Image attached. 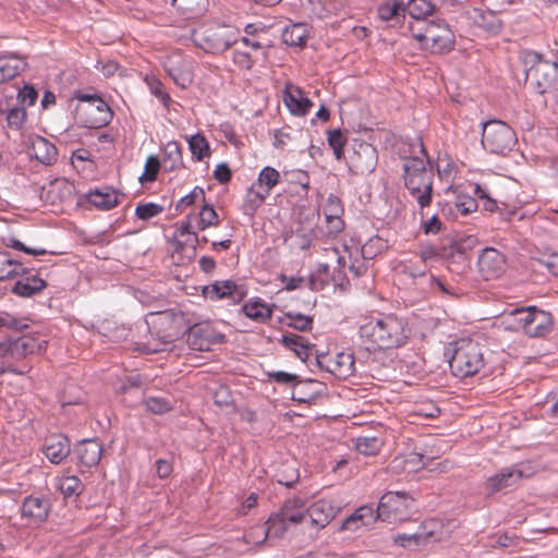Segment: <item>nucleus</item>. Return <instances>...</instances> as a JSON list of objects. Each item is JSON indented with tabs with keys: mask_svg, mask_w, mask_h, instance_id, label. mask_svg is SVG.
I'll list each match as a JSON object with an SVG mask.
<instances>
[{
	"mask_svg": "<svg viewBox=\"0 0 558 558\" xmlns=\"http://www.w3.org/2000/svg\"><path fill=\"white\" fill-rule=\"evenodd\" d=\"M163 68L173 82L181 88H187L193 83L192 61L181 52L173 51L163 60Z\"/></svg>",
	"mask_w": 558,
	"mask_h": 558,
	"instance_id": "obj_11",
	"label": "nucleus"
},
{
	"mask_svg": "<svg viewBox=\"0 0 558 558\" xmlns=\"http://www.w3.org/2000/svg\"><path fill=\"white\" fill-rule=\"evenodd\" d=\"M206 201V194L203 187L195 186L189 194L181 197L175 209L179 211H184L186 208L195 205V204H203Z\"/></svg>",
	"mask_w": 558,
	"mask_h": 558,
	"instance_id": "obj_49",
	"label": "nucleus"
},
{
	"mask_svg": "<svg viewBox=\"0 0 558 558\" xmlns=\"http://www.w3.org/2000/svg\"><path fill=\"white\" fill-rule=\"evenodd\" d=\"M23 271L22 264L13 260L8 252L0 251V281L19 276Z\"/></svg>",
	"mask_w": 558,
	"mask_h": 558,
	"instance_id": "obj_45",
	"label": "nucleus"
},
{
	"mask_svg": "<svg viewBox=\"0 0 558 558\" xmlns=\"http://www.w3.org/2000/svg\"><path fill=\"white\" fill-rule=\"evenodd\" d=\"M407 323L396 314H377L362 318L359 340L368 352L392 350L403 347L409 339Z\"/></svg>",
	"mask_w": 558,
	"mask_h": 558,
	"instance_id": "obj_1",
	"label": "nucleus"
},
{
	"mask_svg": "<svg viewBox=\"0 0 558 558\" xmlns=\"http://www.w3.org/2000/svg\"><path fill=\"white\" fill-rule=\"evenodd\" d=\"M232 61L241 70L250 71L255 64L254 56L242 48H235L232 50Z\"/></svg>",
	"mask_w": 558,
	"mask_h": 558,
	"instance_id": "obj_54",
	"label": "nucleus"
},
{
	"mask_svg": "<svg viewBox=\"0 0 558 558\" xmlns=\"http://www.w3.org/2000/svg\"><path fill=\"white\" fill-rule=\"evenodd\" d=\"M403 272L411 278L423 277L426 274V265L420 259H410L403 264Z\"/></svg>",
	"mask_w": 558,
	"mask_h": 558,
	"instance_id": "obj_59",
	"label": "nucleus"
},
{
	"mask_svg": "<svg viewBox=\"0 0 558 558\" xmlns=\"http://www.w3.org/2000/svg\"><path fill=\"white\" fill-rule=\"evenodd\" d=\"M329 146L333 149V154L337 159H341L343 156V147L347 143V138L340 130H331L328 132L327 137Z\"/></svg>",
	"mask_w": 558,
	"mask_h": 558,
	"instance_id": "obj_56",
	"label": "nucleus"
},
{
	"mask_svg": "<svg viewBox=\"0 0 558 558\" xmlns=\"http://www.w3.org/2000/svg\"><path fill=\"white\" fill-rule=\"evenodd\" d=\"M160 163L165 171L173 172L185 168L182 147L177 141L168 142L162 149Z\"/></svg>",
	"mask_w": 558,
	"mask_h": 558,
	"instance_id": "obj_24",
	"label": "nucleus"
},
{
	"mask_svg": "<svg viewBox=\"0 0 558 558\" xmlns=\"http://www.w3.org/2000/svg\"><path fill=\"white\" fill-rule=\"evenodd\" d=\"M268 196L266 192L257 187V185L253 184L246 193L243 210L245 214L253 215L257 208L264 203L265 198Z\"/></svg>",
	"mask_w": 558,
	"mask_h": 558,
	"instance_id": "obj_44",
	"label": "nucleus"
},
{
	"mask_svg": "<svg viewBox=\"0 0 558 558\" xmlns=\"http://www.w3.org/2000/svg\"><path fill=\"white\" fill-rule=\"evenodd\" d=\"M276 305L267 303L258 296L248 299L241 307V312L251 320L266 324L272 316Z\"/></svg>",
	"mask_w": 558,
	"mask_h": 558,
	"instance_id": "obj_21",
	"label": "nucleus"
},
{
	"mask_svg": "<svg viewBox=\"0 0 558 558\" xmlns=\"http://www.w3.org/2000/svg\"><path fill=\"white\" fill-rule=\"evenodd\" d=\"M187 343L194 350L205 351L211 344V330L208 326L196 325L187 333Z\"/></svg>",
	"mask_w": 558,
	"mask_h": 558,
	"instance_id": "obj_35",
	"label": "nucleus"
},
{
	"mask_svg": "<svg viewBox=\"0 0 558 558\" xmlns=\"http://www.w3.org/2000/svg\"><path fill=\"white\" fill-rule=\"evenodd\" d=\"M162 207L155 203L140 204L136 206L135 215L141 220H149L162 213Z\"/></svg>",
	"mask_w": 558,
	"mask_h": 558,
	"instance_id": "obj_58",
	"label": "nucleus"
},
{
	"mask_svg": "<svg viewBox=\"0 0 558 558\" xmlns=\"http://www.w3.org/2000/svg\"><path fill=\"white\" fill-rule=\"evenodd\" d=\"M214 178L221 184L228 183L232 178L229 166L225 162L217 165L214 170Z\"/></svg>",
	"mask_w": 558,
	"mask_h": 558,
	"instance_id": "obj_64",
	"label": "nucleus"
},
{
	"mask_svg": "<svg viewBox=\"0 0 558 558\" xmlns=\"http://www.w3.org/2000/svg\"><path fill=\"white\" fill-rule=\"evenodd\" d=\"M342 501L336 496L323 497L307 507L311 526L319 531L326 527L340 512Z\"/></svg>",
	"mask_w": 558,
	"mask_h": 558,
	"instance_id": "obj_10",
	"label": "nucleus"
},
{
	"mask_svg": "<svg viewBox=\"0 0 558 558\" xmlns=\"http://www.w3.org/2000/svg\"><path fill=\"white\" fill-rule=\"evenodd\" d=\"M514 131L505 122L493 120L483 126L482 145L490 154L505 156L515 145Z\"/></svg>",
	"mask_w": 558,
	"mask_h": 558,
	"instance_id": "obj_7",
	"label": "nucleus"
},
{
	"mask_svg": "<svg viewBox=\"0 0 558 558\" xmlns=\"http://www.w3.org/2000/svg\"><path fill=\"white\" fill-rule=\"evenodd\" d=\"M145 83L147 84L150 93L155 95L166 108H169L171 97L163 90V84L154 75H146Z\"/></svg>",
	"mask_w": 558,
	"mask_h": 558,
	"instance_id": "obj_52",
	"label": "nucleus"
},
{
	"mask_svg": "<svg viewBox=\"0 0 558 558\" xmlns=\"http://www.w3.org/2000/svg\"><path fill=\"white\" fill-rule=\"evenodd\" d=\"M37 97V90L31 85H25L17 94V100L22 105L27 104L28 106H33Z\"/></svg>",
	"mask_w": 558,
	"mask_h": 558,
	"instance_id": "obj_61",
	"label": "nucleus"
},
{
	"mask_svg": "<svg viewBox=\"0 0 558 558\" xmlns=\"http://www.w3.org/2000/svg\"><path fill=\"white\" fill-rule=\"evenodd\" d=\"M281 323L300 331H307L313 327V318L311 316L293 312L286 313Z\"/></svg>",
	"mask_w": 558,
	"mask_h": 558,
	"instance_id": "obj_48",
	"label": "nucleus"
},
{
	"mask_svg": "<svg viewBox=\"0 0 558 558\" xmlns=\"http://www.w3.org/2000/svg\"><path fill=\"white\" fill-rule=\"evenodd\" d=\"M76 454L82 465L96 466L102 456V446L95 439H87L76 447Z\"/></svg>",
	"mask_w": 558,
	"mask_h": 558,
	"instance_id": "obj_28",
	"label": "nucleus"
},
{
	"mask_svg": "<svg viewBox=\"0 0 558 558\" xmlns=\"http://www.w3.org/2000/svg\"><path fill=\"white\" fill-rule=\"evenodd\" d=\"M451 372L457 377H471L483 373L492 375L494 369L489 366L488 356L484 348L472 339H460L456 342L453 354L449 361Z\"/></svg>",
	"mask_w": 558,
	"mask_h": 558,
	"instance_id": "obj_3",
	"label": "nucleus"
},
{
	"mask_svg": "<svg viewBox=\"0 0 558 558\" xmlns=\"http://www.w3.org/2000/svg\"><path fill=\"white\" fill-rule=\"evenodd\" d=\"M267 529L264 530L263 527H259L262 533L264 534V539L267 537H276L280 538L284 535L287 532L290 523L288 521L283 520V518L280 515V513H272L269 519L266 522Z\"/></svg>",
	"mask_w": 558,
	"mask_h": 558,
	"instance_id": "obj_42",
	"label": "nucleus"
},
{
	"mask_svg": "<svg viewBox=\"0 0 558 558\" xmlns=\"http://www.w3.org/2000/svg\"><path fill=\"white\" fill-rule=\"evenodd\" d=\"M435 4L430 0H410L407 11L415 20L414 23H425V19L433 14Z\"/></svg>",
	"mask_w": 558,
	"mask_h": 558,
	"instance_id": "obj_41",
	"label": "nucleus"
},
{
	"mask_svg": "<svg viewBox=\"0 0 558 558\" xmlns=\"http://www.w3.org/2000/svg\"><path fill=\"white\" fill-rule=\"evenodd\" d=\"M377 519V514L372 507L362 506L342 522V530L356 531L361 526L374 523Z\"/></svg>",
	"mask_w": 558,
	"mask_h": 558,
	"instance_id": "obj_30",
	"label": "nucleus"
},
{
	"mask_svg": "<svg viewBox=\"0 0 558 558\" xmlns=\"http://www.w3.org/2000/svg\"><path fill=\"white\" fill-rule=\"evenodd\" d=\"M27 63L23 58L14 53L0 54V84L7 83L16 77L25 70Z\"/></svg>",
	"mask_w": 558,
	"mask_h": 558,
	"instance_id": "obj_26",
	"label": "nucleus"
},
{
	"mask_svg": "<svg viewBox=\"0 0 558 558\" xmlns=\"http://www.w3.org/2000/svg\"><path fill=\"white\" fill-rule=\"evenodd\" d=\"M409 28L420 46L432 53H442L453 48L454 35L449 25L441 20L411 23Z\"/></svg>",
	"mask_w": 558,
	"mask_h": 558,
	"instance_id": "obj_4",
	"label": "nucleus"
},
{
	"mask_svg": "<svg viewBox=\"0 0 558 558\" xmlns=\"http://www.w3.org/2000/svg\"><path fill=\"white\" fill-rule=\"evenodd\" d=\"M319 364L339 379H347L355 372V360L351 352L326 355L319 361Z\"/></svg>",
	"mask_w": 558,
	"mask_h": 558,
	"instance_id": "obj_16",
	"label": "nucleus"
},
{
	"mask_svg": "<svg viewBox=\"0 0 558 558\" xmlns=\"http://www.w3.org/2000/svg\"><path fill=\"white\" fill-rule=\"evenodd\" d=\"M280 178L281 175L277 169L267 166L260 170L257 182L254 184L269 195L271 190L280 182Z\"/></svg>",
	"mask_w": 558,
	"mask_h": 558,
	"instance_id": "obj_43",
	"label": "nucleus"
},
{
	"mask_svg": "<svg viewBox=\"0 0 558 558\" xmlns=\"http://www.w3.org/2000/svg\"><path fill=\"white\" fill-rule=\"evenodd\" d=\"M308 31L305 24L296 23L287 26L282 32V40L291 47L303 48L306 44Z\"/></svg>",
	"mask_w": 558,
	"mask_h": 558,
	"instance_id": "obj_38",
	"label": "nucleus"
},
{
	"mask_svg": "<svg viewBox=\"0 0 558 558\" xmlns=\"http://www.w3.org/2000/svg\"><path fill=\"white\" fill-rule=\"evenodd\" d=\"M280 342L287 349L293 351L295 355L304 362L312 355V344L302 336L293 333L284 335Z\"/></svg>",
	"mask_w": 558,
	"mask_h": 558,
	"instance_id": "obj_33",
	"label": "nucleus"
},
{
	"mask_svg": "<svg viewBox=\"0 0 558 558\" xmlns=\"http://www.w3.org/2000/svg\"><path fill=\"white\" fill-rule=\"evenodd\" d=\"M438 256L437 250L432 244H423L420 246L418 253H417V259H420V263H423L424 265L427 264V262L435 259Z\"/></svg>",
	"mask_w": 558,
	"mask_h": 558,
	"instance_id": "obj_62",
	"label": "nucleus"
},
{
	"mask_svg": "<svg viewBox=\"0 0 558 558\" xmlns=\"http://www.w3.org/2000/svg\"><path fill=\"white\" fill-rule=\"evenodd\" d=\"M202 294L209 301H221L225 299L242 300L245 295L233 280H218L203 287Z\"/></svg>",
	"mask_w": 558,
	"mask_h": 558,
	"instance_id": "obj_18",
	"label": "nucleus"
},
{
	"mask_svg": "<svg viewBox=\"0 0 558 558\" xmlns=\"http://www.w3.org/2000/svg\"><path fill=\"white\" fill-rule=\"evenodd\" d=\"M41 350L43 341L29 335H23L13 340V360H21Z\"/></svg>",
	"mask_w": 558,
	"mask_h": 558,
	"instance_id": "obj_32",
	"label": "nucleus"
},
{
	"mask_svg": "<svg viewBox=\"0 0 558 558\" xmlns=\"http://www.w3.org/2000/svg\"><path fill=\"white\" fill-rule=\"evenodd\" d=\"M323 211L328 232L335 235L340 233L344 228V221L342 219L344 208L341 199L338 196L330 194L324 204Z\"/></svg>",
	"mask_w": 558,
	"mask_h": 558,
	"instance_id": "obj_20",
	"label": "nucleus"
},
{
	"mask_svg": "<svg viewBox=\"0 0 558 558\" xmlns=\"http://www.w3.org/2000/svg\"><path fill=\"white\" fill-rule=\"evenodd\" d=\"M278 513L291 525L301 524L307 517L306 501L300 497L288 498Z\"/></svg>",
	"mask_w": 558,
	"mask_h": 558,
	"instance_id": "obj_23",
	"label": "nucleus"
},
{
	"mask_svg": "<svg viewBox=\"0 0 558 558\" xmlns=\"http://www.w3.org/2000/svg\"><path fill=\"white\" fill-rule=\"evenodd\" d=\"M185 140L189 144V149L194 161H203L205 158H208L211 155L209 143L205 135L202 133L185 136Z\"/></svg>",
	"mask_w": 558,
	"mask_h": 558,
	"instance_id": "obj_37",
	"label": "nucleus"
},
{
	"mask_svg": "<svg viewBox=\"0 0 558 558\" xmlns=\"http://www.w3.org/2000/svg\"><path fill=\"white\" fill-rule=\"evenodd\" d=\"M59 489L65 497L77 496L82 492V482L75 475H63L59 480Z\"/></svg>",
	"mask_w": 558,
	"mask_h": 558,
	"instance_id": "obj_51",
	"label": "nucleus"
},
{
	"mask_svg": "<svg viewBox=\"0 0 558 558\" xmlns=\"http://www.w3.org/2000/svg\"><path fill=\"white\" fill-rule=\"evenodd\" d=\"M32 148L35 158L41 163L51 165L57 159L58 151L56 146L44 137L35 140Z\"/></svg>",
	"mask_w": 558,
	"mask_h": 558,
	"instance_id": "obj_40",
	"label": "nucleus"
},
{
	"mask_svg": "<svg viewBox=\"0 0 558 558\" xmlns=\"http://www.w3.org/2000/svg\"><path fill=\"white\" fill-rule=\"evenodd\" d=\"M76 99L80 100L75 110L76 117L85 128L100 129L110 122L112 112L100 97L77 94Z\"/></svg>",
	"mask_w": 558,
	"mask_h": 558,
	"instance_id": "obj_6",
	"label": "nucleus"
},
{
	"mask_svg": "<svg viewBox=\"0 0 558 558\" xmlns=\"http://www.w3.org/2000/svg\"><path fill=\"white\" fill-rule=\"evenodd\" d=\"M88 202L99 210H110L121 203V195L111 187L90 191Z\"/></svg>",
	"mask_w": 558,
	"mask_h": 558,
	"instance_id": "obj_27",
	"label": "nucleus"
},
{
	"mask_svg": "<svg viewBox=\"0 0 558 558\" xmlns=\"http://www.w3.org/2000/svg\"><path fill=\"white\" fill-rule=\"evenodd\" d=\"M325 252L328 260L319 263L317 271L325 276H329L331 270L341 272L347 266V250H343V254L336 247L325 248Z\"/></svg>",
	"mask_w": 558,
	"mask_h": 558,
	"instance_id": "obj_31",
	"label": "nucleus"
},
{
	"mask_svg": "<svg viewBox=\"0 0 558 558\" xmlns=\"http://www.w3.org/2000/svg\"><path fill=\"white\" fill-rule=\"evenodd\" d=\"M220 225V217L213 205L206 201L201 205L198 211L192 210L185 216V219L178 227L180 236L187 235L186 243H191V250L194 252V243L199 241L198 232L209 228H216Z\"/></svg>",
	"mask_w": 558,
	"mask_h": 558,
	"instance_id": "obj_5",
	"label": "nucleus"
},
{
	"mask_svg": "<svg viewBox=\"0 0 558 558\" xmlns=\"http://www.w3.org/2000/svg\"><path fill=\"white\" fill-rule=\"evenodd\" d=\"M474 193L480 199L484 202L483 207L485 210L494 211L497 208L496 201L490 198L486 190L483 189L481 185H475Z\"/></svg>",
	"mask_w": 558,
	"mask_h": 558,
	"instance_id": "obj_63",
	"label": "nucleus"
},
{
	"mask_svg": "<svg viewBox=\"0 0 558 558\" xmlns=\"http://www.w3.org/2000/svg\"><path fill=\"white\" fill-rule=\"evenodd\" d=\"M532 307L515 308L507 316V324L513 329H521L525 333Z\"/></svg>",
	"mask_w": 558,
	"mask_h": 558,
	"instance_id": "obj_50",
	"label": "nucleus"
},
{
	"mask_svg": "<svg viewBox=\"0 0 558 558\" xmlns=\"http://www.w3.org/2000/svg\"><path fill=\"white\" fill-rule=\"evenodd\" d=\"M282 100L291 114L304 117L313 107L312 100L296 85L287 83L282 92Z\"/></svg>",
	"mask_w": 558,
	"mask_h": 558,
	"instance_id": "obj_17",
	"label": "nucleus"
},
{
	"mask_svg": "<svg viewBox=\"0 0 558 558\" xmlns=\"http://www.w3.org/2000/svg\"><path fill=\"white\" fill-rule=\"evenodd\" d=\"M146 410L154 414H163L169 412L172 407L167 399L160 397H149L145 400Z\"/></svg>",
	"mask_w": 558,
	"mask_h": 558,
	"instance_id": "obj_57",
	"label": "nucleus"
},
{
	"mask_svg": "<svg viewBox=\"0 0 558 558\" xmlns=\"http://www.w3.org/2000/svg\"><path fill=\"white\" fill-rule=\"evenodd\" d=\"M507 268L505 255L494 248H484L477 258L478 274L484 280L497 279L504 275Z\"/></svg>",
	"mask_w": 558,
	"mask_h": 558,
	"instance_id": "obj_12",
	"label": "nucleus"
},
{
	"mask_svg": "<svg viewBox=\"0 0 558 558\" xmlns=\"http://www.w3.org/2000/svg\"><path fill=\"white\" fill-rule=\"evenodd\" d=\"M421 157H408L403 161V180L405 189L420 208V216L429 207L433 201L434 172L428 168V159L423 145Z\"/></svg>",
	"mask_w": 558,
	"mask_h": 558,
	"instance_id": "obj_2",
	"label": "nucleus"
},
{
	"mask_svg": "<svg viewBox=\"0 0 558 558\" xmlns=\"http://www.w3.org/2000/svg\"><path fill=\"white\" fill-rule=\"evenodd\" d=\"M161 167L160 160L156 156H148L145 162V170L140 177L142 183L154 182Z\"/></svg>",
	"mask_w": 558,
	"mask_h": 558,
	"instance_id": "obj_55",
	"label": "nucleus"
},
{
	"mask_svg": "<svg viewBox=\"0 0 558 558\" xmlns=\"http://www.w3.org/2000/svg\"><path fill=\"white\" fill-rule=\"evenodd\" d=\"M525 472L517 466L502 469L499 473L489 476L485 484V490L488 495L498 493L505 488L517 485L524 476H529Z\"/></svg>",
	"mask_w": 558,
	"mask_h": 558,
	"instance_id": "obj_15",
	"label": "nucleus"
},
{
	"mask_svg": "<svg viewBox=\"0 0 558 558\" xmlns=\"http://www.w3.org/2000/svg\"><path fill=\"white\" fill-rule=\"evenodd\" d=\"M172 5L186 19H194L207 11L208 0H172Z\"/></svg>",
	"mask_w": 558,
	"mask_h": 558,
	"instance_id": "obj_39",
	"label": "nucleus"
},
{
	"mask_svg": "<svg viewBox=\"0 0 558 558\" xmlns=\"http://www.w3.org/2000/svg\"><path fill=\"white\" fill-rule=\"evenodd\" d=\"M354 171L360 174L371 173L375 170L378 162L376 148L367 143H360L351 158Z\"/></svg>",
	"mask_w": 558,
	"mask_h": 558,
	"instance_id": "obj_19",
	"label": "nucleus"
},
{
	"mask_svg": "<svg viewBox=\"0 0 558 558\" xmlns=\"http://www.w3.org/2000/svg\"><path fill=\"white\" fill-rule=\"evenodd\" d=\"M386 248L387 242L383 238L373 236L362 246L361 252L364 258L372 259Z\"/></svg>",
	"mask_w": 558,
	"mask_h": 558,
	"instance_id": "obj_53",
	"label": "nucleus"
},
{
	"mask_svg": "<svg viewBox=\"0 0 558 558\" xmlns=\"http://www.w3.org/2000/svg\"><path fill=\"white\" fill-rule=\"evenodd\" d=\"M48 512L49 501L43 497H26L21 507L22 518L26 519L29 524L45 521Z\"/></svg>",
	"mask_w": 558,
	"mask_h": 558,
	"instance_id": "obj_22",
	"label": "nucleus"
},
{
	"mask_svg": "<svg viewBox=\"0 0 558 558\" xmlns=\"http://www.w3.org/2000/svg\"><path fill=\"white\" fill-rule=\"evenodd\" d=\"M45 288L46 282L44 279L37 276H31L19 280L14 284L12 292L23 298H31L43 291Z\"/></svg>",
	"mask_w": 558,
	"mask_h": 558,
	"instance_id": "obj_36",
	"label": "nucleus"
},
{
	"mask_svg": "<svg viewBox=\"0 0 558 558\" xmlns=\"http://www.w3.org/2000/svg\"><path fill=\"white\" fill-rule=\"evenodd\" d=\"M551 328V315L545 311L532 307L529 324L525 328V335L530 337H541L547 333Z\"/></svg>",
	"mask_w": 558,
	"mask_h": 558,
	"instance_id": "obj_29",
	"label": "nucleus"
},
{
	"mask_svg": "<svg viewBox=\"0 0 558 558\" xmlns=\"http://www.w3.org/2000/svg\"><path fill=\"white\" fill-rule=\"evenodd\" d=\"M146 323L165 340L172 339L179 333L180 319L170 311L149 313L146 316Z\"/></svg>",
	"mask_w": 558,
	"mask_h": 558,
	"instance_id": "obj_14",
	"label": "nucleus"
},
{
	"mask_svg": "<svg viewBox=\"0 0 558 558\" xmlns=\"http://www.w3.org/2000/svg\"><path fill=\"white\" fill-rule=\"evenodd\" d=\"M383 445V439L377 436H363L356 438L355 440L356 450L364 456L377 454L380 451Z\"/></svg>",
	"mask_w": 558,
	"mask_h": 558,
	"instance_id": "obj_46",
	"label": "nucleus"
},
{
	"mask_svg": "<svg viewBox=\"0 0 558 558\" xmlns=\"http://www.w3.org/2000/svg\"><path fill=\"white\" fill-rule=\"evenodd\" d=\"M413 499L402 492L384 494L377 507V518L383 521L402 520L409 512Z\"/></svg>",
	"mask_w": 558,
	"mask_h": 558,
	"instance_id": "obj_9",
	"label": "nucleus"
},
{
	"mask_svg": "<svg viewBox=\"0 0 558 558\" xmlns=\"http://www.w3.org/2000/svg\"><path fill=\"white\" fill-rule=\"evenodd\" d=\"M524 62L531 64L527 76L535 82L539 94L558 88V65L556 63L543 60L541 54L534 51L524 53Z\"/></svg>",
	"mask_w": 558,
	"mask_h": 558,
	"instance_id": "obj_8",
	"label": "nucleus"
},
{
	"mask_svg": "<svg viewBox=\"0 0 558 558\" xmlns=\"http://www.w3.org/2000/svg\"><path fill=\"white\" fill-rule=\"evenodd\" d=\"M441 221L437 215H433L430 218H425V215L421 216V228L425 234H436L441 229Z\"/></svg>",
	"mask_w": 558,
	"mask_h": 558,
	"instance_id": "obj_60",
	"label": "nucleus"
},
{
	"mask_svg": "<svg viewBox=\"0 0 558 558\" xmlns=\"http://www.w3.org/2000/svg\"><path fill=\"white\" fill-rule=\"evenodd\" d=\"M404 8L398 0H390L378 8V16L383 21L399 22L404 14Z\"/></svg>",
	"mask_w": 558,
	"mask_h": 558,
	"instance_id": "obj_47",
	"label": "nucleus"
},
{
	"mask_svg": "<svg viewBox=\"0 0 558 558\" xmlns=\"http://www.w3.org/2000/svg\"><path fill=\"white\" fill-rule=\"evenodd\" d=\"M0 116H5L8 126L20 129L25 122L26 110L21 105L9 106V99L0 101Z\"/></svg>",
	"mask_w": 558,
	"mask_h": 558,
	"instance_id": "obj_34",
	"label": "nucleus"
},
{
	"mask_svg": "<svg viewBox=\"0 0 558 558\" xmlns=\"http://www.w3.org/2000/svg\"><path fill=\"white\" fill-rule=\"evenodd\" d=\"M44 453L50 462L59 464L70 453L69 439L62 435H52L48 437L44 448Z\"/></svg>",
	"mask_w": 558,
	"mask_h": 558,
	"instance_id": "obj_25",
	"label": "nucleus"
},
{
	"mask_svg": "<svg viewBox=\"0 0 558 558\" xmlns=\"http://www.w3.org/2000/svg\"><path fill=\"white\" fill-rule=\"evenodd\" d=\"M193 41L207 52L216 53L230 48L231 44L223 39L219 28L202 25L192 32Z\"/></svg>",
	"mask_w": 558,
	"mask_h": 558,
	"instance_id": "obj_13",
	"label": "nucleus"
}]
</instances>
